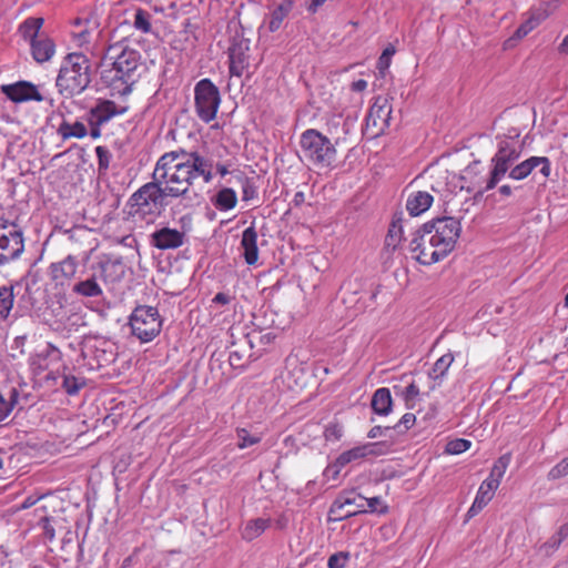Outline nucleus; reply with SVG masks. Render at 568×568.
Returning a JSON list of instances; mask_svg holds the SVG:
<instances>
[{"label":"nucleus","instance_id":"1","mask_svg":"<svg viewBox=\"0 0 568 568\" xmlns=\"http://www.w3.org/2000/svg\"><path fill=\"white\" fill-rule=\"evenodd\" d=\"M211 159L197 151L178 149L162 154L152 172V181L139 187L126 203V213L134 222H153L163 211L166 197L178 199L189 194L194 181L204 183L214 179Z\"/></svg>","mask_w":568,"mask_h":568},{"label":"nucleus","instance_id":"2","mask_svg":"<svg viewBox=\"0 0 568 568\" xmlns=\"http://www.w3.org/2000/svg\"><path fill=\"white\" fill-rule=\"evenodd\" d=\"M91 82V64L83 53H69L61 65L57 87L61 94L74 97L82 93Z\"/></svg>","mask_w":568,"mask_h":568},{"label":"nucleus","instance_id":"3","mask_svg":"<svg viewBox=\"0 0 568 568\" xmlns=\"http://www.w3.org/2000/svg\"><path fill=\"white\" fill-rule=\"evenodd\" d=\"M106 58L112 60L113 89L118 90L120 95L130 94L134 83L132 75L140 65L141 55L139 51L116 42L108 48Z\"/></svg>","mask_w":568,"mask_h":568},{"label":"nucleus","instance_id":"4","mask_svg":"<svg viewBox=\"0 0 568 568\" xmlns=\"http://www.w3.org/2000/svg\"><path fill=\"white\" fill-rule=\"evenodd\" d=\"M521 152L523 145L516 136L500 138L497 142V151L490 160L489 178L485 186L478 190V193L483 194L495 189L520 158Z\"/></svg>","mask_w":568,"mask_h":568},{"label":"nucleus","instance_id":"5","mask_svg":"<svg viewBox=\"0 0 568 568\" xmlns=\"http://www.w3.org/2000/svg\"><path fill=\"white\" fill-rule=\"evenodd\" d=\"M303 156L317 169H332L337 150L331 140L315 129H308L301 134L300 140Z\"/></svg>","mask_w":568,"mask_h":568},{"label":"nucleus","instance_id":"6","mask_svg":"<svg viewBox=\"0 0 568 568\" xmlns=\"http://www.w3.org/2000/svg\"><path fill=\"white\" fill-rule=\"evenodd\" d=\"M129 324L133 336L149 343L160 334L163 321L156 307L140 305L133 310Z\"/></svg>","mask_w":568,"mask_h":568},{"label":"nucleus","instance_id":"7","mask_svg":"<svg viewBox=\"0 0 568 568\" xmlns=\"http://www.w3.org/2000/svg\"><path fill=\"white\" fill-rule=\"evenodd\" d=\"M460 223L454 217H442L425 223L422 227V237L427 236L433 247L454 246L460 235Z\"/></svg>","mask_w":568,"mask_h":568},{"label":"nucleus","instance_id":"8","mask_svg":"<svg viewBox=\"0 0 568 568\" xmlns=\"http://www.w3.org/2000/svg\"><path fill=\"white\" fill-rule=\"evenodd\" d=\"M221 103L217 87L210 79L200 80L194 87V106L196 115L205 123L216 118Z\"/></svg>","mask_w":568,"mask_h":568},{"label":"nucleus","instance_id":"9","mask_svg":"<svg viewBox=\"0 0 568 568\" xmlns=\"http://www.w3.org/2000/svg\"><path fill=\"white\" fill-rule=\"evenodd\" d=\"M510 454L500 456L490 469L489 476L480 484L475 500L479 504L487 506L494 498L496 490L498 489L501 479L510 464Z\"/></svg>","mask_w":568,"mask_h":568},{"label":"nucleus","instance_id":"10","mask_svg":"<svg viewBox=\"0 0 568 568\" xmlns=\"http://www.w3.org/2000/svg\"><path fill=\"white\" fill-rule=\"evenodd\" d=\"M310 374L306 363L297 355L291 354L285 359V368L282 373L284 385L294 393L302 392L308 384Z\"/></svg>","mask_w":568,"mask_h":568},{"label":"nucleus","instance_id":"11","mask_svg":"<svg viewBox=\"0 0 568 568\" xmlns=\"http://www.w3.org/2000/svg\"><path fill=\"white\" fill-rule=\"evenodd\" d=\"M540 168V174L548 179L551 174V162L547 156H530L523 162L514 165L508 171V178L515 181H521L528 178L531 172Z\"/></svg>","mask_w":568,"mask_h":568},{"label":"nucleus","instance_id":"12","mask_svg":"<svg viewBox=\"0 0 568 568\" xmlns=\"http://www.w3.org/2000/svg\"><path fill=\"white\" fill-rule=\"evenodd\" d=\"M250 67V43L239 40L229 48V71L231 77L241 78Z\"/></svg>","mask_w":568,"mask_h":568},{"label":"nucleus","instance_id":"13","mask_svg":"<svg viewBox=\"0 0 568 568\" xmlns=\"http://www.w3.org/2000/svg\"><path fill=\"white\" fill-rule=\"evenodd\" d=\"M1 92L12 102L22 103L28 101L41 102L43 97L38 88L28 81H18L11 84L1 85Z\"/></svg>","mask_w":568,"mask_h":568},{"label":"nucleus","instance_id":"14","mask_svg":"<svg viewBox=\"0 0 568 568\" xmlns=\"http://www.w3.org/2000/svg\"><path fill=\"white\" fill-rule=\"evenodd\" d=\"M129 110L128 105L116 104L112 100L99 99L88 113V119L104 125L116 115H122Z\"/></svg>","mask_w":568,"mask_h":568},{"label":"nucleus","instance_id":"15","mask_svg":"<svg viewBox=\"0 0 568 568\" xmlns=\"http://www.w3.org/2000/svg\"><path fill=\"white\" fill-rule=\"evenodd\" d=\"M185 232L170 227H162L151 235V244L155 248H179L185 244Z\"/></svg>","mask_w":568,"mask_h":568},{"label":"nucleus","instance_id":"16","mask_svg":"<svg viewBox=\"0 0 568 568\" xmlns=\"http://www.w3.org/2000/svg\"><path fill=\"white\" fill-rule=\"evenodd\" d=\"M357 499L363 500L364 498L354 493L339 496L331 506L329 515L333 516L334 520H343L357 514V509H351L352 506L363 507L357 504Z\"/></svg>","mask_w":568,"mask_h":568},{"label":"nucleus","instance_id":"17","mask_svg":"<svg viewBox=\"0 0 568 568\" xmlns=\"http://www.w3.org/2000/svg\"><path fill=\"white\" fill-rule=\"evenodd\" d=\"M98 271L99 277L104 282L114 283L124 276L125 267L121 260L103 255L98 263Z\"/></svg>","mask_w":568,"mask_h":568},{"label":"nucleus","instance_id":"18","mask_svg":"<svg viewBox=\"0 0 568 568\" xmlns=\"http://www.w3.org/2000/svg\"><path fill=\"white\" fill-rule=\"evenodd\" d=\"M376 447V443H366L364 445H359L345 450L335 459L333 466L337 469H342L351 463L362 460L367 456L375 454Z\"/></svg>","mask_w":568,"mask_h":568},{"label":"nucleus","instance_id":"19","mask_svg":"<svg viewBox=\"0 0 568 568\" xmlns=\"http://www.w3.org/2000/svg\"><path fill=\"white\" fill-rule=\"evenodd\" d=\"M434 196L427 191H413L406 200V211L413 217L419 216L430 209Z\"/></svg>","mask_w":568,"mask_h":568},{"label":"nucleus","instance_id":"20","mask_svg":"<svg viewBox=\"0 0 568 568\" xmlns=\"http://www.w3.org/2000/svg\"><path fill=\"white\" fill-rule=\"evenodd\" d=\"M30 48L33 59L39 63L49 61L55 53V44L48 36L30 42Z\"/></svg>","mask_w":568,"mask_h":568},{"label":"nucleus","instance_id":"21","mask_svg":"<svg viewBox=\"0 0 568 568\" xmlns=\"http://www.w3.org/2000/svg\"><path fill=\"white\" fill-rule=\"evenodd\" d=\"M78 268L75 258L71 255L67 256L63 261L52 263L50 266L51 276L53 281L63 283L67 280L72 278Z\"/></svg>","mask_w":568,"mask_h":568},{"label":"nucleus","instance_id":"22","mask_svg":"<svg viewBox=\"0 0 568 568\" xmlns=\"http://www.w3.org/2000/svg\"><path fill=\"white\" fill-rule=\"evenodd\" d=\"M271 518H253L247 520L241 529V537L245 541H253L271 527Z\"/></svg>","mask_w":568,"mask_h":568},{"label":"nucleus","instance_id":"23","mask_svg":"<svg viewBox=\"0 0 568 568\" xmlns=\"http://www.w3.org/2000/svg\"><path fill=\"white\" fill-rule=\"evenodd\" d=\"M404 230L402 214H395L389 224L388 232L385 239L386 248H403L404 247Z\"/></svg>","mask_w":568,"mask_h":568},{"label":"nucleus","instance_id":"24","mask_svg":"<svg viewBox=\"0 0 568 568\" xmlns=\"http://www.w3.org/2000/svg\"><path fill=\"white\" fill-rule=\"evenodd\" d=\"M390 114V106L388 105L387 99L378 97L369 109L367 115V123L377 126L386 124Z\"/></svg>","mask_w":568,"mask_h":568},{"label":"nucleus","instance_id":"25","mask_svg":"<svg viewBox=\"0 0 568 568\" xmlns=\"http://www.w3.org/2000/svg\"><path fill=\"white\" fill-rule=\"evenodd\" d=\"M57 133L64 141L70 139H83L88 134V129L81 121L71 123L67 120H63L59 124Z\"/></svg>","mask_w":568,"mask_h":568},{"label":"nucleus","instance_id":"26","mask_svg":"<svg viewBox=\"0 0 568 568\" xmlns=\"http://www.w3.org/2000/svg\"><path fill=\"white\" fill-rule=\"evenodd\" d=\"M44 20L39 17H30L26 19L19 27V33L29 43L40 37L47 36L41 33L40 30L43 26Z\"/></svg>","mask_w":568,"mask_h":568},{"label":"nucleus","instance_id":"27","mask_svg":"<svg viewBox=\"0 0 568 568\" xmlns=\"http://www.w3.org/2000/svg\"><path fill=\"white\" fill-rule=\"evenodd\" d=\"M72 292L83 297H100L103 294L102 287L98 283L97 274L75 283Z\"/></svg>","mask_w":568,"mask_h":568},{"label":"nucleus","instance_id":"28","mask_svg":"<svg viewBox=\"0 0 568 568\" xmlns=\"http://www.w3.org/2000/svg\"><path fill=\"white\" fill-rule=\"evenodd\" d=\"M294 7V0H283L272 12L268 21V30L271 32L277 31L283 21L288 17Z\"/></svg>","mask_w":568,"mask_h":568},{"label":"nucleus","instance_id":"29","mask_svg":"<svg viewBox=\"0 0 568 568\" xmlns=\"http://www.w3.org/2000/svg\"><path fill=\"white\" fill-rule=\"evenodd\" d=\"M22 233L14 227L0 226V248H22Z\"/></svg>","mask_w":568,"mask_h":568},{"label":"nucleus","instance_id":"30","mask_svg":"<svg viewBox=\"0 0 568 568\" xmlns=\"http://www.w3.org/2000/svg\"><path fill=\"white\" fill-rule=\"evenodd\" d=\"M390 390L386 387L375 390L372 398V408L378 415H387L392 408Z\"/></svg>","mask_w":568,"mask_h":568},{"label":"nucleus","instance_id":"31","mask_svg":"<svg viewBox=\"0 0 568 568\" xmlns=\"http://www.w3.org/2000/svg\"><path fill=\"white\" fill-rule=\"evenodd\" d=\"M14 306V293L12 285L0 286V322H6Z\"/></svg>","mask_w":568,"mask_h":568},{"label":"nucleus","instance_id":"32","mask_svg":"<svg viewBox=\"0 0 568 568\" xmlns=\"http://www.w3.org/2000/svg\"><path fill=\"white\" fill-rule=\"evenodd\" d=\"M213 203L220 211L232 210L237 203L236 193L233 189L224 187L216 193Z\"/></svg>","mask_w":568,"mask_h":568},{"label":"nucleus","instance_id":"33","mask_svg":"<svg viewBox=\"0 0 568 568\" xmlns=\"http://www.w3.org/2000/svg\"><path fill=\"white\" fill-rule=\"evenodd\" d=\"M449 251H413L412 258L422 265L429 266L447 257Z\"/></svg>","mask_w":568,"mask_h":568},{"label":"nucleus","instance_id":"34","mask_svg":"<svg viewBox=\"0 0 568 568\" xmlns=\"http://www.w3.org/2000/svg\"><path fill=\"white\" fill-rule=\"evenodd\" d=\"M65 371H67V367L63 366L62 388L70 396L78 395L79 392L85 386V381L82 377H77L74 375H68V374H65Z\"/></svg>","mask_w":568,"mask_h":568},{"label":"nucleus","instance_id":"35","mask_svg":"<svg viewBox=\"0 0 568 568\" xmlns=\"http://www.w3.org/2000/svg\"><path fill=\"white\" fill-rule=\"evenodd\" d=\"M454 362V356L452 353H446L442 355L434 364L432 376L433 378H442L447 373L448 368Z\"/></svg>","mask_w":568,"mask_h":568},{"label":"nucleus","instance_id":"36","mask_svg":"<svg viewBox=\"0 0 568 568\" xmlns=\"http://www.w3.org/2000/svg\"><path fill=\"white\" fill-rule=\"evenodd\" d=\"M237 448L245 449L247 447L258 444L262 438L257 435H252L246 428H236Z\"/></svg>","mask_w":568,"mask_h":568},{"label":"nucleus","instance_id":"37","mask_svg":"<svg viewBox=\"0 0 568 568\" xmlns=\"http://www.w3.org/2000/svg\"><path fill=\"white\" fill-rule=\"evenodd\" d=\"M400 395L405 402L406 407L412 409L415 407L419 398L420 390L416 383L412 382L402 390Z\"/></svg>","mask_w":568,"mask_h":568},{"label":"nucleus","instance_id":"38","mask_svg":"<svg viewBox=\"0 0 568 568\" xmlns=\"http://www.w3.org/2000/svg\"><path fill=\"white\" fill-rule=\"evenodd\" d=\"M150 13L143 9H138L134 13L133 26L136 30L149 33L151 32L152 26L150 21Z\"/></svg>","mask_w":568,"mask_h":568},{"label":"nucleus","instance_id":"39","mask_svg":"<svg viewBox=\"0 0 568 568\" xmlns=\"http://www.w3.org/2000/svg\"><path fill=\"white\" fill-rule=\"evenodd\" d=\"M471 442L465 438H456L446 444L445 453L449 455H458L468 450Z\"/></svg>","mask_w":568,"mask_h":568},{"label":"nucleus","instance_id":"40","mask_svg":"<svg viewBox=\"0 0 568 568\" xmlns=\"http://www.w3.org/2000/svg\"><path fill=\"white\" fill-rule=\"evenodd\" d=\"M323 436L327 442L339 440L343 436V427L339 423L333 422L326 425Z\"/></svg>","mask_w":568,"mask_h":568},{"label":"nucleus","instance_id":"41","mask_svg":"<svg viewBox=\"0 0 568 568\" xmlns=\"http://www.w3.org/2000/svg\"><path fill=\"white\" fill-rule=\"evenodd\" d=\"M241 245L242 248H257V233L253 226L243 231Z\"/></svg>","mask_w":568,"mask_h":568},{"label":"nucleus","instance_id":"42","mask_svg":"<svg viewBox=\"0 0 568 568\" xmlns=\"http://www.w3.org/2000/svg\"><path fill=\"white\" fill-rule=\"evenodd\" d=\"M540 22V19L531 16L524 23H521L516 30L515 34L517 38L521 39L526 37L530 31H532Z\"/></svg>","mask_w":568,"mask_h":568},{"label":"nucleus","instance_id":"43","mask_svg":"<svg viewBox=\"0 0 568 568\" xmlns=\"http://www.w3.org/2000/svg\"><path fill=\"white\" fill-rule=\"evenodd\" d=\"M568 475V456L555 465L549 471L550 479H558Z\"/></svg>","mask_w":568,"mask_h":568},{"label":"nucleus","instance_id":"44","mask_svg":"<svg viewBox=\"0 0 568 568\" xmlns=\"http://www.w3.org/2000/svg\"><path fill=\"white\" fill-rule=\"evenodd\" d=\"M98 164L100 170H106L110 164L111 154L105 146L99 145L95 148Z\"/></svg>","mask_w":568,"mask_h":568},{"label":"nucleus","instance_id":"45","mask_svg":"<svg viewBox=\"0 0 568 568\" xmlns=\"http://www.w3.org/2000/svg\"><path fill=\"white\" fill-rule=\"evenodd\" d=\"M560 538L550 537L541 547L540 550L546 555H552L560 547Z\"/></svg>","mask_w":568,"mask_h":568},{"label":"nucleus","instance_id":"46","mask_svg":"<svg viewBox=\"0 0 568 568\" xmlns=\"http://www.w3.org/2000/svg\"><path fill=\"white\" fill-rule=\"evenodd\" d=\"M233 296L225 292L217 293L212 300L210 307L213 308L214 306H225L229 305L233 301Z\"/></svg>","mask_w":568,"mask_h":568},{"label":"nucleus","instance_id":"47","mask_svg":"<svg viewBox=\"0 0 568 568\" xmlns=\"http://www.w3.org/2000/svg\"><path fill=\"white\" fill-rule=\"evenodd\" d=\"M90 39H91V33L88 29H83V30H80L79 32L73 33V41L80 48L89 44Z\"/></svg>","mask_w":568,"mask_h":568},{"label":"nucleus","instance_id":"48","mask_svg":"<svg viewBox=\"0 0 568 568\" xmlns=\"http://www.w3.org/2000/svg\"><path fill=\"white\" fill-rule=\"evenodd\" d=\"M257 192L253 183L248 180H245L242 186V199L243 201H251L256 197Z\"/></svg>","mask_w":568,"mask_h":568},{"label":"nucleus","instance_id":"49","mask_svg":"<svg viewBox=\"0 0 568 568\" xmlns=\"http://www.w3.org/2000/svg\"><path fill=\"white\" fill-rule=\"evenodd\" d=\"M348 556L344 554H334L328 558V568H344Z\"/></svg>","mask_w":568,"mask_h":568},{"label":"nucleus","instance_id":"50","mask_svg":"<svg viewBox=\"0 0 568 568\" xmlns=\"http://www.w3.org/2000/svg\"><path fill=\"white\" fill-rule=\"evenodd\" d=\"M395 49L393 47L386 48L382 55L378 59V68L379 69H386L389 67L390 63V57L394 55Z\"/></svg>","mask_w":568,"mask_h":568},{"label":"nucleus","instance_id":"51","mask_svg":"<svg viewBox=\"0 0 568 568\" xmlns=\"http://www.w3.org/2000/svg\"><path fill=\"white\" fill-rule=\"evenodd\" d=\"M41 526H42L43 535L45 536V538L48 540L52 541L55 538V531L50 523V518L47 516L41 518Z\"/></svg>","mask_w":568,"mask_h":568},{"label":"nucleus","instance_id":"52","mask_svg":"<svg viewBox=\"0 0 568 568\" xmlns=\"http://www.w3.org/2000/svg\"><path fill=\"white\" fill-rule=\"evenodd\" d=\"M13 409V404L8 403L2 395H0V422L9 416Z\"/></svg>","mask_w":568,"mask_h":568},{"label":"nucleus","instance_id":"53","mask_svg":"<svg viewBox=\"0 0 568 568\" xmlns=\"http://www.w3.org/2000/svg\"><path fill=\"white\" fill-rule=\"evenodd\" d=\"M415 422H416V416L412 413H406L402 416V418L399 420V425H403L404 428L409 429L410 427L414 426Z\"/></svg>","mask_w":568,"mask_h":568},{"label":"nucleus","instance_id":"54","mask_svg":"<svg viewBox=\"0 0 568 568\" xmlns=\"http://www.w3.org/2000/svg\"><path fill=\"white\" fill-rule=\"evenodd\" d=\"M88 120V124L90 126V136L94 140L99 139L101 136V128L102 124H99L97 122H93L92 120Z\"/></svg>","mask_w":568,"mask_h":568},{"label":"nucleus","instance_id":"55","mask_svg":"<svg viewBox=\"0 0 568 568\" xmlns=\"http://www.w3.org/2000/svg\"><path fill=\"white\" fill-rule=\"evenodd\" d=\"M243 256L248 265H254L258 261V251H244Z\"/></svg>","mask_w":568,"mask_h":568},{"label":"nucleus","instance_id":"56","mask_svg":"<svg viewBox=\"0 0 568 568\" xmlns=\"http://www.w3.org/2000/svg\"><path fill=\"white\" fill-rule=\"evenodd\" d=\"M351 88L353 91L355 92H362L364 90H366L367 88V81L364 80V79H358L356 81H354L352 84H351Z\"/></svg>","mask_w":568,"mask_h":568},{"label":"nucleus","instance_id":"57","mask_svg":"<svg viewBox=\"0 0 568 568\" xmlns=\"http://www.w3.org/2000/svg\"><path fill=\"white\" fill-rule=\"evenodd\" d=\"M486 506L483 504L478 505V501L474 499L473 505L467 511L468 517L476 516L480 510H483Z\"/></svg>","mask_w":568,"mask_h":568},{"label":"nucleus","instance_id":"58","mask_svg":"<svg viewBox=\"0 0 568 568\" xmlns=\"http://www.w3.org/2000/svg\"><path fill=\"white\" fill-rule=\"evenodd\" d=\"M294 206H301L305 203V193L303 191H297L292 200Z\"/></svg>","mask_w":568,"mask_h":568},{"label":"nucleus","instance_id":"59","mask_svg":"<svg viewBox=\"0 0 568 568\" xmlns=\"http://www.w3.org/2000/svg\"><path fill=\"white\" fill-rule=\"evenodd\" d=\"M60 375H61V374H60V371H59V369H57V371H51V372H49V373L44 376V381H45L47 383H50V382H51V383H52V385H55V384H57V382H58V378L60 377Z\"/></svg>","mask_w":568,"mask_h":568},{"label":"nucleus","instance_id":"60","mask_svg":"<svg viewBox=\"0 0 568 568\" xmlns=\"http://www.w3.org/2000/svg\"><path fill=\"white\" fill-rule=\"evenodd\" d=\"M22 251H12V254L10 257L3 255L1 252H0V265H3L6 264L7 262H9L10 260H14V258H18L20 253Z\"/></svg>","mask_w":568,"mask_h":568},{"label":"nucleus","instance_id":"61","mask_svg":"<svg viewBox=\"0 0 568 568\" xmlns=\"http://www.w3.org/2000/svg\"><path fill=\"white\" fill-rule=\"evenodd\" d=\"M325 1L326 0H311L307 10L312 13H315L317 9L325 3Z\"/></svg>","mask_w":568,"mask_h":568},{"label":"nucleus","instance_id":"62","mask_svg":"<svg viewBox=\"0 0 568 568\" xmlns=\"http://www.w3.org/2000/svg\"><path fill=\"white\" fill-rule=\"evenodd\" d=\"M366 503H367V506L368 508L374 511L377 509V506L381 504V498L379 497H372V498H367L365 499Z\"/></svg>","mask_w":568,"mask_h":568},{"label":"nucleus","instance_id":"63","mask_svg":"<svg viewBox=\"0 0 568 568\" xmlns=\"http://www.w3.org/2000/svg\"><path fill=\"white\" fill-rule=\"evenodd\" d=\"M121 243L128 247H133L134 245H138L135 237L132 235L123 237Z\"/></svg>","mask_w":568,"mask_h":568},{"label":"nucleus","instance_id":"64","mask_svg":"<svg viewBox=\"0 0 568 568\" xmlns=\"http://www.w3.org/2000/svg\"><path fill=\"white\" fill-rule=\"evenodd\" d=\"M555 538H560V542L564 541L568 537V528L566 526L560 527V529L557 531L556 535H554Z\"/></svg>","mask_w":568,"mask_h":568}]
</instances>
